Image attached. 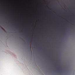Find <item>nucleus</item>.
<instances>
[{
	"mask_svg": "<svg viewBox=\"0 0 75 75\" xmlns=\"http://www.w3.org/2000/svg\"><path fill=\"white\" fill-rule=\"evenodd\" d=\"M53 14H55V13H53Z\"/></svg>",
	"mask_w": 75,
	"mask_h": 75,
	"instance_id": "nucleus-8",
	"label": "nucleus"
},
{
	"mask_svg": "<svg viewBox=\"0 0 75 75\" xmlns=\"http://www.w3.org/2000/svg\"><path fill=\"white\" fill-rule=\"evenodd\" d=\"M22 28H23V29H24V25H22Z\"/></svg>",
	"mask_w": 75,
	"mask_h": 75,
	"instance_id": "nucleus-4",
	"label": "nucleus"
},
{
	"mask_svg": "<svg viewBox=\"0 0 75 75\" xmlns=\"http://www.w3.org/2000/svg\"><path fill=\"white\" fill-rule=\"evenodd\" d=\"M19 38H20V37H19Z\"/></svg>",
	"mask_w": 75,
	"mask_h": 75,
	"instance_id": "nucleus-18",
	"label": "nucleus"
},
{
	"mask_svg": "<svg viewBox=\"0 0 75 75\" xmlns=\"http://www.w3.org/2000/svg\"><path fill=\"white\" fill-rule=\"evenodd\" d=\"M22 33L23 35H25L27 38V39H28V38H29L28 39V40H29L28 42H29L28 45L29 46H31V38H28V37L27 35H25V34H24V32H22Z\"/></svg>",
	"mask_w": 75,
	"mask_h": 75,
	"instance_id": "nucleus-1",
	"label": "nucleus"
},
{
	"mask_svg": "<svg viewBox=\"0 0 75 75\" xmlns=\"http://www.w3.org/2000/svg\"><path fill=\"white\" fill-rule=\"evenodd\" d=\"M65 34H66V33H65Z\"/></svg>",
	"mask_w": 75,
	"mask_h": 75,
	"instance_id": "nucleus-17",
	"label": "nucleus"
},
{
	"mask_svg": "<svg viewBox=\"0 0 75 75\" xmlns=\"http://www.w3.org/2000/svg\"><path fill=\"white\" fill-rule=\"evenodd\" d=\"M67 27V30H68V26H66Z\"/></svg>",
	"mask_w": 75,
	"mask_h": 75,
	"instance_id": "nucleus-6",
	"label": "nucleus"
},
{
	"mask_svg": "<svg viewBox=\"0 0 75 75\" xmlns=\"http://www.w3.org/2000/svg\"><path fill=\"white\" fill-rule=\"evenodd\" d=\"M23 23H24V22H23Z\"/></svg>",
	"mask_w": 75,
	"mask_h": 75,
	"instance_id": "nucleus-15",
	"label": "nucleus"
},
{
	"mask_svg": "<svg viewBox=\"0 0 75 75\" xmlns=\"http://www.w3.org/2000/svg\"><path fill=\"white\" fill-rule=\"evenodd\" d=\"M23 30H24V31H25V29H24Z\"/></svg>",
	"mask_w": 75,
	"mask_h": 75,
	"instance_id": "nucleus-9",
	"label": "nucleus"
},
{
	"mask_svg": "<svg viewBox=\"0 0 75 75\" xmlns=\"http://www.w3.org/2000/svg\"><path fill=\"white\" fill-rule=\"evenodd\" d=\"M33 43H34V42H33Z\"/></svg>",
	"mask_w": 75,
	"mask_h": 75,
	"instance_id": "nucleus-13",
	"label": "nucleus"
},
{
	"mask_svg": "<svg viewBox=\"0 0 75 75\" xmlns=\"http://www.w3.org/2000/svg\"><path fill=\"white\" fill-rule=\"evenodd\" d=\"M50 61H51V62H52V61H51V60Z\"/></svg>",
	"mask_w": 75,
	"mask_h": 75,
	"instance_id": "nucleus-11",
	"label": "nucleus"
},
{
	"mask_svg": "<svg viewBox=\"0 0 75 75\" xmlns=\"http://www.w3.org/2000/svg\"><path fill=\"white\" fill-rule=\"evenodd\" d=\"M35 45H36L35 44H34V47H39V46H38V45L37 46H35Z\"/></svg>",
	"mask_w": 75,
	"mask_h": 75,
	"instance_id": "nucleus-3",
	"label": "nucleus"
},
{
	"mask_svg": "<svg viewBox=\"0 0 75 75\" xmlns=\"http://www.w3.org/2000/svg\"><path fill=\"white\" fill-rule=\"evenodd\" d=\"M45 58H47V56H45Z\"/></svg>",
	"mask_w": 75,
	"mask_h": 75,
	"instance_id": "nucleus-7",
	"label": "nucleus"
},
{
	"mask_svg": "<svg viewBox=\"0 0 75 75\" xmlns=\"http://www.w3.org/2000/svg\"><path fill=\"white\" fill-rule=\"evenodd\" d=\"M23 12H24V13H26V12H25V11H23Z\"/></svg>",
	"mask_w": 75,
	"mask_h": 75,
	"instance_id": "nucleus-5",
	"label": "nucleus"
},
{
	"mask_svg": "<svg viewBox=\"0 0 75 75\" xmlns=\"http://www.w3.org/2000/svg\"><path fill=\"white\" fill-rule=\"evenodd\" d=\"M61 10H62V9H61Z\"/></svg>",
	"mask_w": 75,
	"mask_h": 75,
	"instance_id": "nucleus-14",
	"label": "nucleus"
},
{
	"mask_svg": "<svg viewBox=\"0 0 75 75\" xmlns=\"http://www.w3.org/2000/svg\"><path fill=\"white\" fill-rule=\"evenodd\" d=\"M71 11H73V10H72V9Z\"/></svg>",
	"mask_w": 75,
	"mask_h": 75,
	"instance_id": "nucleus-12",
	"label": "nucleus"
},
{
	"mask_svg": "<svg viewBox=\"0 0 75 75\" xmlns=\"http://www.w3.org/2000/svg\"><path fill=\"white\" fill-rule=\"evenodd\" d=\"M62 71V70H57V72H59V73H60V74H62V72L61 71Z\"/></svg>",
	"mask_w": 75,
	"mask_h": 75,
	"instance_id": "nucleus-2",
	"label": "nucleus"
},
{
	"mask_svg": "<svg viewBox=\"0 0 75 75\" xmlns=\"http://www.w3.org/2000/svg\"><path fill=\"white\" fill-rule=\"evenodd\" d=\"M49 59H50V58H49Z\"/></svg>",
	"mask_w": 75,
	"mask_h": 75,
	"instance_id": "nucleus-16",
	"label": "nucleus"
},
{
	"mask_svg": "<svg viewBox=\"0 0 75 75\" xmlns=\"http://www.w3.org/2000/svg\"><path fill=\"white\" fill-rule=\"evenodd\" d=\"M24 18V17H23V18Z\"/></svg>",
	"mask_w": 75,
	"mask_h": 75,
	"instance_id": "nucleus-10",
	"label": "nucleus"
}]
</instances>
